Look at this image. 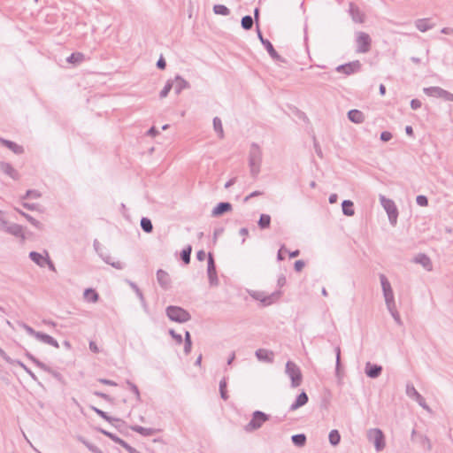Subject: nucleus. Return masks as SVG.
<instances>
[{
	"label": "nucleus",
	"instance_id": "obj_1",
	"mask_svg": "<svg viewBox=\"0 0 453 453\" xmlns=\"http://www.w3.org/2000/svg\"><path fill=\"white\" fill-rule=\"evenodd\" d=\"M270 419V415L261 411H255L252 413L251 419L249 423H247L244 426V430L247 433H251L256 430H258L262 427L264 423L268 421Z\"/></svg>",
	"mask_w": 453,
	"mask_h": 453
},
{
	"label": "nucleus",
	"instance_id": "obj_2",
	"mask_svg": "<svg viewBox=\"0 0 453 453\" xmlns=\"http://www.w3.org/2000/svg\"><path fill=\"white\" fill-rule=\"evenodd\" d=\"M367 439L372 442L377 452L382 451L386 447L385 436L379 428H371L367 431Z\"/></svg>",
	"mask_w": 453,
	"mask_h": 453
},
{
	"label": "nucleus",
	"instance_id": "obj_3",
	"mask_svg": "<svg viewBox=\"0 0 453 453\" xmlns=\"http://www.w3.org/2000/svg\"><path fill=\"white\" fill-rule=\"evenodd\" d=\"M167 315L172 320L183 322L188 319V313L179 307H170L167 310Z\"/></svg>",
	"mask_w": 453,
	"mask_h": 453
},
{
	"label": "nucleus",
	"instance_id": "obj_4",
	"mask_svg": "<svg viewBox=\"0 0 453 453\" xmlns=\"http://www.w3.org/2000/svg\"><path fill=\"white\" fill-rule=\"evenodd\" d=\"M287 373L292 380L294 387L299 386L302 381V374L299 368L293 363L287 364Z\"/></svg>",
	"mask_w": 453,
	"mask_h": 453
},
{
	"label": "nucleus",
	"instance_id": "obj_5",
	"mask_svg": "<svg viewBox=\"0 0 453 453\" xmlns=\"http://www.w3.org/2000/svg\"><path fill=\"white\" fill-rule=\"evenodd\" d=\"M381 371V367L372 364H367L365 367V372L369 377H377Z\"/></svg>",
	"mask_w": 453,
	"mask_h": 453
},
{
	"label": "nucleus",
	"instance_id": "obj_6",
	"mask_svg": "<svg viewBox=\"0 0 453 453\" xmlns=\"http://www.w3.org/2000/svg\"><path fill=\"white\" fill-rule=\"evenodd\" d=\"M133 431L143 435V436H151L155 434V429L143 427L141 426H134L131 427Z\"/></svg>",
	"mask_w": 453,
	"mask_h": 453
},
{
	"label": "nucleus",
	"instance_id": "obj_7",
	"mask_svg": "<svg viewBox=\"0 0 453 453\" xmlns=\"http://www.w3.org/2000/svg\"><path fill=\"white\" fill-rule=\"evenodd\" d=\"M100 433H102L103 434H104L105 436L109 437L111 440H112L114 442L119 444L121 447H124V445L127 443L124 440H122L121 438L118 437L116 434H112V433H110L104 429H102L100 428L99 429Z\"/></svg>",
	"mask_w": 453,
	"mask_h": 453
},
{
	"label": "nucleus",
	"instance_id": "obj_8",
	"mask_svg": "<svg viewBox=\"0 0 453 453\" xmlns=\"http://www.w3.org/2000/svg\"><path fill=\"white\" fill-rule=\"evenodd\" d=\"M292 442L297 447H303L306 443V436L303 434H294L291 437Z\"/></svg>",
	"mask_w": 453,
	"mask_h": 453
},
{
	"label": "nucleus",
	"instance_id": "obj_9",
	"mask_svg": "<svg viewBox=\"0 0 453 453\" xmlns=\"http://www.w3.org/2000/svg\"><path fill=\"white\" fill-rule=\"evenodd\" d=\"M349 118L355 123H361L364 120V115L357 110H352L349 112Z\"/></svg>",
	"mask_w": 453,
	"mask_h": 453
},
{
	"label": "nucleus",
	"instance_id": "obj_10",
	"mask_svg": "<svg viewBox=\"0 0 453 453\" xmlns=\"http://www.w3.org/2000/svg\"><path fill=\"white\" fill-rule=\"evenodd\" d=\"M30 257L32 258L33 261H35L36 264H38L41 266H42L46 263H48L47 257H45L43 255H41V254H38L36 252H32L30 254Z\"/></svg>",
	"mask_w": 453,
	"mask_h": 453
},
{
	"label": "nucleus",
	"instance_id": "obj_11",
	"mask_svg": "<svg viewBox=\"0 0 453 453\" xmlns=\"http://www.w3.org/2000/svg\"><path fill=\"white\" fill-rule=\"evenodd\" d=\"M384 206L388 211L390 220L395 223L396 219V210L394 204L390 203V202H385Z\"/></svg>",
	"mask_w": 453,
	"mask_h": 453
},
{
	"label": "nucleus",
	"instance_id": "obj_12",
	"mask_svg": "<svg viewBox=\"0 0 453 453\" xmlns=\"http://www.w3.org/2000/svg\"><path fill=\"white\" fill-rule=\"evenodd\" d=\"M382 288L385 293L386 301L388 303L392 299V291L389 283L384 279H381Z\"/></svg>",
	"mask_w": 453,
	"mask_h": 453
},
{
	"label": "nucleus",
	"instance_id": "obj_13",
	"mask_svg": "<svg viewBox=\"0 0 453 453\" xmlns=\"http://www.w3.org/2000/svg\"><path fill=\"white\" fill-rule=\"evenodd\" d=\"M360 68V65L358 63H351L346 65H343L341 67V70H342L345 73H352L357 72Z\"/></svg>",
	"mask_w": 453,
	"mask_h": 453
},
{
	"label": "nucleus",
	"instance_id": "obj_14",
	"mask_svg": "<svg viewBox=\"0 0 453 453\" xmlns=\"http://www.w3.org/2000/svg\"><path fill=\"white\" fill-rule=\"evenodd\" d=\"M329 441L333 446H336L340 443L341 441V435L337 430H332L329 433Z\"/></svg>",
	"mask_w": 453,
	"mask_h": 453
},
{
	"label": "nucleus",
	"instance_id": "obj_15",
	"mask_svg": "<svg viewBox=\"0 0 453 453\" xmlns=\"http://www.w3.org/2000/svg\"><path fill=\"white\" fill-rule=\"evenodd\" d=\"M358 43L360 45L361 51H366L370 43L369 37L367 35H360L358 37Z\"/></svg>",
	"mask_w": 453,
	"mask_h": 453
},
{
	"label": "nucleus",
	"instance_id": "obj_16",
	"mask_svg": "<svg viewBox=\"0 0 453 453\" xmlns=\"http://www.w3.org/2000/svg\"><path fill=\"white\" fill-rule=\"evenodd\" d=\"M84 297L88 302H96L98 295L94 289H87L84 293Z\"/></svg>",
	"mask_w": 453,
	"mask_h": 453
},
{
	"label": "nucleus",
	"instance_id": "obj_17",
	"mask_svg": "<svg viewBox=\"0 0 453 453\" xmlns=\"http://www.w3.org/2000/svg\"><path fill=\"white\" fill-rule=\"evenodd\" d=\"M342 211L347 216L354 214L353 203L350 201H344L342 203Z\"/></svg>",
	"mask_w": 453,
	"mask_h": 453
},
{
	"label": "nucleus",
	"instance_id": "obj_18",
	"mask_svg": "<svg viewBox=\"0 0 453 453\" xmlns=\"http://www.w3.org/2000/svg\"><path fill=\"white\" fill-rule=\"evenodd\" d=\"M309 398H296V402L291 404L289 407V411H294L298 408L305 405L308 402Z\"/></svg>",
	"mask_w": 453,
	"mask_h": 453
},
{
	"label": "nucleus",
	"instance_id": "obj_19",
	"mask_svg": "<svg viewBox=\"0 0 453 453\" xmlns=\"http://www.w3.org/2000/svg\"><path fill=\"white\" fill-rule=\"evenodd\" d=\"M231 209V205L227 203H219L214 210V214L219 215Z\"/></svg>",
	"mask_w": 453,
	"mask_h": 453
},
{
	"label": "nucleus",
	"instance_id": "obj_20",
	"mask_svg": "<svg viewBox=\"0 0 453 453\" xmlns=\"http://www.w3.org/2000/svg\"><path fill=\"white\" fill-rule=\"evenodd\" d=\"M157 279L162 286H166L169 283L168 274L164 271H159L157 273Z\"/></svg>",
	"mask_w": 453,
	"mask_h": 453
},
{
	"label": "nucleus",
	"instance_id": "obj_21",
	"mask_svg": "<svg viewBox=\"0 0 453 453\" xmlns=\"http://www.w3.org/2000/svg\"><path fill=\"white\" fill-rule=\"evenodd\" d=\"M271 218L269 215L263 214L259 219V226L262 228L268 227L270 226Z\"/></svg>",
	"mask_w": 453,
	"mask_h": 453
},
{
	"label": "nucleus",
	"instance_id": "obj_22",
	"mask_svg": "<svg viewBox=\"0 0 453 453\" xmlns=\"http://www.w3.org/2000/svg\"><path fill=\"white\" fill-rule=\"evenodd\" d=\"M141 226L142 227V229L145 231V232H151L152 230V224L150 222V219H146V218H143L141 221Z\"/></svg>",
	"mask_w": 453,
	"mask_h": 453
},
{
	"label": "nucleus",
	"instance_id": "obj_23",
	"mask_svg": "<svg viewBox=\"0 0 453 453\" xmlns=\"http://www.w3.org/2000/svg\"><path fill=\"white\" fill-rule=\"evenodd\" d=\"M82 443L88 448V449L93 453H103V451L98 448L96 447V445L85 441V440H82L81 441Z\"/></svg>",
	"mask_w": 453,
	"mask_h": 453
},
{
	"label": "nucleus",
	"instance_id": "obj_24",
	"mask_svg": "<svg viewBox=\"0 0 453 453\" xmlns=\"http://www.w3.org/2000/svg\"><path fill=\"white\" fill-rule=\"evenodd\" d=\"M93 410L100 416L102 417L104 419H105L106 421H109V422H111L112 420H118L117 418H113L110 416H108V414L104 411H103L102 410L100 409H97L96 407L93 408Z\"/></svg>",
	"mask_w": 453,
	"mask_h": 453
},
{
	"label": "nucleus",
	"instance_id": "obj_25",
	"mask_svg": "<svg viewBox=\"0 0 453 453\" xmlns=\"http://www.w3.org/2000/svg\"><path fill=\"white\" fill-rule=\"evenodd\" d=\"M209 277L211 281L214 280V274H215V268H214V262L212 257L210 256L209 257Z\"/></svg>",
	"mask_w": 453,
	"mask_h": 453
},
{
	"label": "nucleus",
	"instance_id": "obj_26",
	"mask_svg": "<svg viewBox=\"0 0 453 453\" xmlns=\"http://www.w3.org/2000/svg\"><path fill=\"white\" fill-rule=\"evenodd\" d=\"M242 25L243 28H245V29L251 28V27L253 25L252 18L250 16H245L244 18H242Z\"/></svg>",
	"mask_w": 453,
	"mask_h": 453
},
{
	"label": "nucleus",
	"instance_id": "obj_27",
	"mask_svg": "<svg viewBox=\"0 0 453 453\" xmlns=\"http://www.w3.org/2000/svg\"><path fill=\"white\" fill-rule=\"evenodd\" d=\"M214 12H215L217 14H221V15H226V14H228V9H227L226 6L221 5V4L215 5V6H214Z\"/></svg>",
	"mask_w": 453,
	"mask_h": 453
},
{
	"label": "nucleus",
	"instance_id": "obj_28",
	"mask_svg": "<svg viewBox=\"0 0 453 453\" xmlns=\"http://www.w3.org/2000/svg\"><path fill=\"white\" fill-rule=\"evenodd\" d=\"M190 253H191V248L188 247L185 249L181 253L182 260L185 262V264H188L190 260Z\"/></svg>",
	"mask_w": 453,
	"mask_h": 453
},
{
	"label": "nucleus",
	"instance_id": "obj_29",
	"mask_svg": "<svg viewBox=\"0 0 453 453\" xmlns=\"http://www.w3.org/2000/svg\"><path fill=\"white\" fill-rule=\"evenodd\" d=\"M272 353H269L265 350H258L257 352V356L258 357L259 359H268V360H271L272 359Z\"/></svg>",
	"mask_w": 453,
	"mask_h": 453
},
{
	"label": "nucleus",
	"instance_id": "obj_30",
	"mask_svg": "<svg viewBox=\"0 0 453 453\" xmlns=\"http://www.w3.org/2000/svg\"><path fill=\"white\" fill-rule=\"evenodd\" d=\"M417 403L421 406L423 407L424 409H426L428 412H431V410L430 408L428 407V405L426 404V398H415Z\"/></svg>",
	"mask_w": 453,
	"mask_h": 453
},
{
	"label": "nucleus",
	"instance_id": "obj_31",
	"mask_svg": "<svg viewBox=\"0 0 453 453\" xmlns=\"http://www.w3.org/2000/svg\"><path fill=\"white\" fill-rule=\"evenodd\" d=\"M185 336H186L185 351L188 353V352H189L190 348H191V341H190L189 333L186 332Z\"/></svg>",
	"mask_w": 453,
	"mask_h": 453
},
{
	"label": "nucleus",
	"instance_id": "obj_32",
	"mask_svg": "<svg viewBox=\"0 0 453 453\" xmlns=\"http://www.w3.org/2000/svg\"><path fill=\"white\" fill-rule=\"evenodd\" d=\"M418 27L421 31H426L429 27V26L427 25V21H426V20H419L418 22Z\"/></svg>",
	"mask_w": 453,
	"mask_h": 453
},
{
	"label": "nucleus",
	"instance_id": "obj_33",
	"mask_svg": "<svg viewBox=\"0 0 453 453\" xmlns=\"http://www.w3.org/2000/svg\"><path fill=\"white\" fill-rule=\"evenodd\" d=\"M417 203L420 206H426L427 204V199H426V197H425L423 196H419L417 197Z\"/></svg>",
	"mask_w": 453,
	"mask_h": 453
},
{
	"label": "nucleus",
	"instance_id": "obj_34",
	"mask_svg": "<svg viewBox=\"0 0 453 453\" xmlns=\"http://www.w3.org/2000/svg\"><path fill=\"white\" fill-rule=\"evenodd\" d=\"M128 453H140L138 450H136L134 448L130 446L128 443H126L123 447Z\"/></svg>",
	"mask_w": 453,
	"mask_h": 453
},
{
	"label": "nucleus",
	"instance_id": "obj_35",
	"mask_svg": "<svg viewBox=\"0 0 453 453\" xmlns=\"http://www.w3.org/2000/svg\"><path fill=\"white\" fill-rule=\"evenodd\" d=\"M391 137H392V135L389 132H383L380 136L381 140L384 142L389 141L391 139Z\"/></svg>",
	"mask_w": 453,
	"mask_h": 453
},
{
	"label": "nucleus",
	"instance_id": "obj_36",
	"mask_svg": "<svg viewBox=\"0 0 453 453\" xmlns=\"http://www.w3.org/2000/svg\"><path fill=\"white\" fill-rule=\"evenodd\" d=\"M82 58V56L81 54H73L70 58L71 62H79Z\"/></svg>",
	"mask_w": 453,
	"mask_h": 453
},
{
	"label": "nucleus",
	"instance_id": "obj_37",
	"mask_svg": "<svg viewBox=\"0 0 453 453\" xmlns=\"http://www.w3.org/2000/svg\"><path fill=\"white\" fill-rule=\"evenodd\" d=\"M278 256H279V258H280V260L284 259V258H285V256H286V250H285V249L281 248V249L279 250V254H278Z\"/></svg>",
	"mask_w": 453,
	"mask_h": 453
},
{
	"label": "nucleus",
	"instance_id": "obj_38",
	"mask_svg": "<svg viewBox=\"0 0 453 453\" xmlns=\"http://www.w3.org/2000/svg\"><path fill=\"white\" fill-rule=\"evenodd\" d=\"M295 266L297 271H301L303 267V263L302 261H296Z\"/></svg>",
	"mask_w": 453,
	"mask_h": 453
},
{
	"label": "nucleus",
	"instance_id": "obj_39",
	"mask_svg": "<svg viewBox=\"0 0 453 453\" xmlns=\"http://www.w3.org/2000/svg\"><path fill=\"white\" fill-rule=\"evenodd\" d=\"M157 66L161 69H164L165 66V62L163 58H160L157 62Z\"/></svg>",
	"mask_w": 453,
	"mask_h": 453
},
{
	"label": "nucleus",
	"instance_id": "obj_40",
	"mask_svg": "<svg viewBox=\"0 0 453 453\" xmlns=\"http://www.w3.org/2000/svg\"><path fill=\"white\" fill-rule=\"evenodd\" d=\"M411 106L413 109H417L420 106V103L418 100H413L411 102Z\"/></svg>",
	"mask_w": 453,
	"mask_h": 453
},
{
	"label": "nucleus",
	"instance_id": "obj_41",
	"mask_svg": "<svg viewBox=\"0 0 453 453\" xmlns=\"http://www.w3.org/2000/svg\"><path fill=\"white\" fill-rule=\"evenodd\" d=\"M422 260H423L422 263L424 264V266L429 268L430 267V262H429L428 258L424 257H422Z\"/></svg>",
	"mask_w": 453,
	"mask_h": 453
},
{
	"label": "nucleus",
	"instance_id": "obj_42",
	"mask_svg": "<svg viewBox=\"0 0 453 453\" xmlns=\"http://www.w3.org/2000/svg\"><path fill=\"white\" fill-rule=\"evenodd\" d=\"M171 87L167 86L162 92V96H165L168 91L170 90Z\"/></svg>",
	"mask_w": 453,
	"mask_h": 453
},
{
	"label": "nucleus",
	"instance_id": "obj_43",
	"mask_svg": "<svg viewBox=\"0 0 453 453\" xmlns=\"http://www.w3.org/2000/svg\"><path fill=\"white\" fill-rule=\"evenodd\" d=\"M225 387H226L225 383L220 385L221 396H225V394H226V392L224 391Z\"/></svg>",
	"mask_w": 453,
	"mask_h": 453
},
{
	"label": "nucleus",
	"instance_id": "obj_44",
	"mask_svg": "<svg viewBox=\"0 0 453 453\" xmlns=\"http://www.w3.org/2000/svg\"><path fill=\"white\" fill-rule=\"evenodd\" d=\"M267 300H268V301H266V300H263V302L265 303V304H271V303H273V301H272V298H271V297L267 298Z\"/></svg>",
	"mask_w": 453,
	"mask_h": 453
},
{
	"label": "nucleus",
	"instance_id": "obj_45",
	"mask_svg": "<svg viewBox=\"0 0 453 453\" xmlns=\"http://www.w3.org/2000/svg\"><path fill=\"white\" fill-rule=\"evenodd\" d=\"M171 334H173V336L174 338H176V340H177V342H180V341H181V337H180V336H175V334H173V332H171Z\"/></svg>",
	"mask_w": 453,
	"mask_h": 453
},
{
	"label": "nucleus",
	"instance_id": "obj_46",
	"mask_svg": "<svg viewBox=\"0 0 453 453\" xmlns=\"http://www.w3.org/2000/svg\"><path fill=\"white\" fill-rule=\"evenodd\" d=\"M406 132H407V134H410V135H411V134H412V128H411V127H408L406 128Z\"/></svg>",
	"mask_w": 453,
	"mask_h": 453
},
{
	"label": "nucleus",
	"instance_id": "obj_47",
	"mask_svg": "<svg viewBox=\"0 0 453 453\" xmlns=\"http://www.w3.org/2000/svg\"><path fill=\"white\" fill-rule=\"evenodd\" d=\"M90 349H93L94 351H97L96 347L93 343L90 344Z\"/></svg>",
	"mask_w": 453,
	"mask_h": 453
},
{
	"label": "nucleus",
	"instance_id": "obj_48",
	"mask_svg": "<svg viewBox=\"0 0 453 453\" xmlns=\"http://www.w3.org/2000/svg\"><path fill=\"white\" fill-rule=\"evenodd\" d=\"M416 434V431L415 430H412V433H411V440L414 439V436Z\"/></svg>",
	"mask_w": 453,
	"mask_h": 453
},
{
	"label": "nucleus",
	"instance_id": "obj_49",
	"mask_svg": "<svg viewBox=\"0 0 453 453\" xmlns=\"http://www.w3.org/2000/svg\"><path fill=\"white\" fill-rule=\"evenodd\" d=\"M380 92H381V94H384V93H385V88H384V86H381V87H380Z\"/></svg>",
	"mask_w": 453,
	"mask_h": 453
},
{
	"label": "nucleus",
	"instance_id": "obj_50",
	"mask_svg": "<svg viewBox=\"0 0 453 453\" xmlns=\"http://www.w3.org/2000/svg\"><path fill=\"white\" fill-rule=\"evenodd\" d=\"M6 144H7L10 148H12V145H13V144H12V142H6Z\"/></svg>",
	"mask_w": 453,
	"mask_h": 453
},
{
	"label": "nucleus",
	"instance_id": "obj_51",
	"mask_svg": "<svg viewBox=\"0 0 453 453\" xmlns=\"http://www.w3.org/2000/svg\"><path fill=\"white\" fill-rule=\"evenodd\" d=\"M214 125H215L216 128H218V127H219V124H218L216 120L214 121Z\"/></svg>",
	"mask_w": 453,
	"mask_h": 453
},
{
	"label": "nucleus",
	"instance_id": "obj_52",
	"mask_svg": "<svg viewBox=\"0 0 453 453\" xmlns=\"http://www.w3.org/2000/svg\"><path fill=\"white\" fill-rule=\"evenodd\" d=\"M214 125H215L216 128H218V127H219V124H218L216 120L214 121Z\"/></svg>",
	"mask_w": 453,
	"mask_h": 453
},
{
	"label": "nucleus",
	"instance_id": "obj_53",
	"mask_svg": "<svg viewBox=\"0 0 453 453\" xmlns=\"http://www.w3.org/2000/svg\"><path fill=\"white\" fill-rule=\"evenodd\" d=\"M330 202H331V203H334V197H331V198H330Z\"/></svg>",
	"mask_w": 453,
	"mask_h": 453
},
{
	"label": "nucleus",
	"instance_id": "obj_54",
	"mask_svg": "<svg viewBox=\"0 0 453 453\" xmlns=\"http://www.w3.org/2000/svg\"><path fill=\"white\" fill-rule=\"evenodd\" d=\"M300 396L305 397L307 395H306V394L303 393L302 395H300Z\"/></svg>",
	"mask_w": 453,
	"mask_h": 453
}]
</instances>
